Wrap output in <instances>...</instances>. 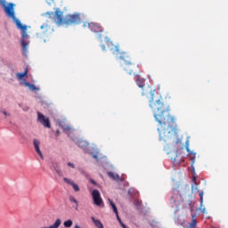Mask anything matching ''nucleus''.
<instances>
[{"label":"nucleus","instance_id":"nucleus-1","mask_svg":"<svg viewBox=\"0 0 228 228\" xmlns=\"http://www.w3.org/2000/svg\"><path fill=\"white\" fill-rule=\"evenodd\" d=\"M150 108L152 110L154 118L159 124V142H164L167 145H177L181 140L177 135L175 118L170 115V106L165 105L163 97L159 93L156 91L151 93Z\"/></svg>","mask_w":228,"mask_h":228},{"label":"nucleus","instance_id":"nucleus-2","mask_svg":"<svg viewBox=\"0 0 228 228\" xmlns=\"http://www.w3.org/2000/svg\"><path fill=\"white\" fill-rule=\"evenodd\" d=\"M4 3H5L4 1H0V4L4 6V9L7 17L12 19V22H14V24L16 25V28L18 29H20L21 31V37L23 38V40L21 41V46H22L23 54L24 56H26V54H28V45H29V43L26 42V38H28V26L22 25V23L19 20V19L15 17V11L13 9L15 6V4L10 3L8 5H5Z\"/></svg>","mask_w":228,"mask_h":228},{"label":"nucleus","instance_id":"nucleus-3","mask_svg":"<svg viewBox=\"0 0 228 228\" xmlns=\"http://www.w3.org/2000/svg\"><path fill=\"white\" fill-rule=\"evenodd\" d=\"M53 17V22L56 26H69L81 24L83 19L81 18V13L74 12L73 14L63 15V12L60 8H57L54 12L50 13V18Z\"/></svg>","mask_w":228,"mask_h":228},{"label":"nucleus","instance_id":"nucleus-4","mask_svg":"<svg viewBox=\"0 0 228 228\" xmlns=\"http://www.w3.org/2000/svg\"><path fill=\"white\" fill-rule=\"evenodd\" d=\"M118 55H119V59L123 61L121 67L126 74H133L134 76H136V74H140V72H142L140 65L133 61V58H131V55L127 53V52H120L119 50V53Z\"/></svg>","mask_w":228,"mask_h":228},{"label":"nucleus","instance_id":"nucleus-5","mask_svg":"<svg viewBox=\"0 0 228 228\" xmlns=\"http://www.w3.org/2000/svg\"><path fill=\"white\" fill-rule=\"evenodd\" d=\"M107 47L110 49V51L112 52V54H116V56H118L120 54V46L118 45L113 44L110 38L106 37L105 38Z\"/></svg>","mask_w":228,"mask_h":228},{"label":"nucleus","instance_id":"nucleus-6","mask_svg":"<svg viewBox=\"0 0 228 228\" xmlns=\"http://www.w3.org/2000/svg\"><path fill=\"white\" fill-rule=\"evenodd\" d=\"M92 197L94 204L95 206L101 207L103 204L102 198L101 197V192L98 190H94L92 191Z\"/></svg>","mask_w":228,"mask_h":228},{"label":"nucleus","instance_id":"nucleus-7","mask_svg":"<svg viewBox=\"0 0 228 228\" xmlns=\"http://www.w3.org/2000/svg\"><path fill=\"white\" fill-rule=\"evenodd\" d=\"M37 117L40 124H42V126H44L45 127H47L48 129H50L51 121H49V118H45V116H44V114L40 112H37Z\"/></svg>","mask_w":228,"mask_h":228},{"label":"nucleus","instance_id":"nucleus-8","mask_svg":"<svg viewBox=\"0 0 228 228\" xmlns=\"http://www.w3.org/2000/svg\"><path fill=\"white\" fill-rule=\"evenodd\" d=\"M33 143H34L36 152L38 154V156L42 159H44V154H42V151L40 150V142L37 139H34Z\"/></svg>","mask_w":228,"mask_h":228},{"label":"nucleus","instance_id":"nucleus-9","mask_svg":"<svg viewBox=\"0 0 228 228\" xmlns=\"http://www.w3.org/2000/svg\"><path fill=\"white\" fill-rule=\"evenodd\" d=\"M91 31H93L94 33L99 34V33H102L103 29H102V27H101L99 24L92 22Z\"/></svg>","mask_w":228,"mask_h":228},{"label":"nucleus","instance_id":"nucleus-10","mask_svg":"<svg viewBox=\"0 0 228 228\" xmlns=\"http://www.w3.org/2000/svg\"><path fill=\"white\" fill-rule=\"evenodd\" d=\"M64 183H67V184H70V186L73 187L75 191H79V185L77 183H75L72 180L69 178H63Z\"/></svg>","mask_w":228,"mask_h":228},{"label":"nucleus","instance_id":"nucleus-11","mask_svg":"<svg viewBox=\"0 0 228 228\" xmlns=\"http://www.w3.org/2000/svg\"><path fill=\"white\" fill-rule=\"evenodd\" d=\"M139 73L135 74L137 76L136 78V85L139 86V88H143L145 86V78H142Z\"/></svg>","mask_w":228,"mask_h":228},{"label":"nucleus","instance_id":"nucleus-12","mask_svg":"<svg viewBox=\"0 0 228 228\" xmlns=\"http://www.w3.org/2000/svg\"><path fill=\"white\" fill-rule=\"evenodd\" d=\"M52 168L55 170L58 175L60 176L63 175V172H61V168H60V165L57 162L52 163Z\"/></svg>","mask_w":228,"mask_h":228},{"label":"nucleus","instance_id":"nucleus-13","mask_svg":"<svg viewBox=\"0 0 228 228\" xmlns=\"http://www.w3.org/2000/svg\"><path fill=\"white\" fill-rule=\"evenodd\" d=\"M184 208H190L191 212L193 211V201L191 200H183Z\"/></svg>","mask_w":228,"mask_h":228},{"label":"nucleus","instance_id":"nucleus-14","mask_svg":"<svg viewBox=\"0 0 228 228\" xmlns=\"http://www.w3.org/2000/svg\"><path fill=\"white\" fill-rule=\"evenodd\" d=\"M197 216L196 215H193L191 214V223L188 225V228H198L197 227Z\"/></svg>","mask_w":228,"mask_h":228},{"label":"nucleus","instance_id":"nucleus-15","mask_svg":"<svg viewBox=\"0 0 228 228\" xmlns=\"http://www.w3.org/2000/svg\"><path fill=\"white\" fill-rule=\"evenodd\" d=\"M91 218H92L95 227H97V228H104V224H102L101 220L95 219V217H91Z\"/></svg>","mask_w":228,"mask_h":228},{"label":"nucleus","instance_id":"nucleus-16","mask_svg":"<svg viewBox=\"0 0 228 228\" xmlns=\"http://www.w3.org/2000/svg\"><path fill=\"white\" fill-rule=\"evenodd\" d=\"M109 202H110V206H111V208H112L114 213H115L116 216H118V209L117 208V205H115V203L113 202V200H110V199H109Z\"/></svg>","mask_w":228,"mask_h":228},{"label":"nucleus","instance_id":"nucleus-17","mask_svg":"<svg viewBox=\"0 0 228 228\" xmlns=\"http://www.w3.org/2000/svg\"><path fill=\"white\" fill-rule=\"evenodd\" d=\"M109 177H110L111 179H114V181H118V179H120V176L113 172H109L108 173Z\"/></svg>","mask_w":228,"mask_h":228},{"label":"nucleus","instance_id":"nucleus-18","mask_svg":"<svg viewBox=\"0 0 228 228\" xmlns=\"http://www.w3.org/2000/svg\"><path fill=\"white\" fill-rule=\"evenodd\" d=\"M26 76H28V69H26L23 73L16 74V77H18V79H23V77H26Z\"/></svg>","mask_w":228,"mask_h":228},{"label":"nucleus","instance_id":"nucleus-19","mask_svg":"<svg viewBox=\"0 0 228 228\" xmlns=\"http://www.w3.org/2000/svg\"><path fill=\"white\" fill-rule=\"evenodd\" d=\"M72 224H73L72 220L69 219L63 223V225L66 228H70L72 227Z\"/></svg>","mask_w":228,"mask_h":228},{"label":"nucleus","instance_id":"nucleus-20","mask_svg":"<svg viewBox=\"0 0 228 228\" xmlns=\"http://www.w3.org/2000/svg\"><path fill=\"white\" fill-rule=\"evenodd\" d=\"M192 181H193V183L191 184V190H192V191H195L199 190L197 187V179H195V177H194L192 179Z\"/></svg>","mask_w":228,"mask_h":228},{"label":"nucleus","instance_id":"nucleus-21","mask_svg":"<svg viewBox=\"0 0 228 228\" xmlns=\"http://www.w3.org/2000/svg\"><path fill=\"white\" fill-rule=\"evenodd\" d=\"M200 208H202V206H204V192L203 191L200 192Z\"/></svg>","mask_w":228,"mask_h":228},{"label":"nucleus","instance_id":"nucleus-22","mask_svg":"<svg viewBox=\"0 0 228 228\" xmlns=\"http://www.w3.org/2000/svg\"><path fill=\"white\" fill-rule=\"evenodd\" d=\"M26 86H28V88H30V90H38V88H37V86L33 84H30L29 82H25Z\"/></svg>","mask_w":228,"mask_h":228},{"label":"nucleus","instance_id":"nucleus-23","mask_svg":"<svg viewBox=\"0 0 228 228\" xmlns=\"http://www.w3.org/2000/svg\"><path fill=\"white\" fill-rule=\"evenodd\" d=\"M83 28H87V29H91V28H92V22H91V23L88 22V21L84 22Z\"/></svg>","mask_w":228,"mask_h":228},{"label":"nucleus","instance_id":"nucleus-24","mask_svg":"<svg viewBox=\"0 0 228 228\" xmlns=\"http://www.w3.org/2000/svg\"><path fill=\"white\" fill-rule=\"evenodd\" d=\"M41 29H43L42 34H43V35H45V33H47V29H49V26H47V25H42V26H41Z\"/></svg>","mask_w":228,"mask_h":228},{"label":"nucleus","instance_id":"nucleus-25","mask_svg":"<svg viewBox=\"0 0 228 228\" xmlns=\"http://www.w3.org/2000/svg\"><path fill=\"white\" fill-rule=\"evenodd\" d=\"M69 201L74 202V204H76V206L77 208V206H78L77 200L76 198H74V196L69 197Z\"/></svg>","mask_w":228,"mask_h":228},{"label":"nucleus","instance_id":"nucleus-26","mask_svg":"<svg viewBox=\"0 0 228 228\" xmlns=\"http://www.w3.org/2000/svg\"><path fill=\"white\" fill-rule=\"evenodd\" d=\"M134 205L137 207L142 206V201L140 200H136Z\"/></svg>","mask_w":228,"mask_h":228},{"label":"nucleus","instance_id":"nucleus-27","mask_svg":"<svg viewBox=\"0 0 228 228\" xmlns=\"http://www.w3.org/2000/svg\"><path fill=\"white\" fill-rule=\"evenodd\" d=\"M64 131H72V127H70L69 126H66L63 127Z\"/></svg>","mask_w":228,"mask_h":228},{"label":"nucleus","instance_id":"nucleus-28","mask_svg":"<svg viewBox=\"0 0 228 228\" xmlns=\"http://www.w3.org/2000/svg\"><path fill=\"white\" fill-rule=\"evenodd\" d=\"M1 113H4L5 117H10V115H11L6 110H1Z\"/></svg>","mask_w":228,"mask_h":228},{"label":"nucleus","instance_id":"nucleus-29","mask_svg":"<svg viewBox=\"0 0 228 228\" xmlns=\"http://www.w3.org/2000/svg\"><path fill=\"white\" fill-rule=\"evenodd\" d=\"M170 202H171V203H174V204H175V202H176V200H175V196H172V197H171Z\"/></svg>","mask_w":228,"mask_h":228},{"label":"nucleus","instance_id":"nucleus-30","mask_svg":"<svg viewBox=\"0 0 228 228\" xmlns=\"http://www.w3.org/2000/svg\"><path fill=\"white\" fill-rule=\"evenodd\" d=\"M90 183L92 184L97 185V182H95V180H94V179H90Z\"/></svg>","mask_w":228,"mask_h":228},{"label":"nucleus","instance_id":"nucleus-31","mask_svg":"<svg viewBox=\"0 0 228 228\" xmlns=\"http://www.w3.org/2000/svg\"><path fill=\"white\" fill-rule=\"evenodd\" d=\"M68 167H71V168H74V164H72L71 162H69Z\"/></svg>","mask_w":228,"mask_h":228},{"label":"nucleus","instance_id":"nucleus-32","mask_svg":"<svg viewBox=\"0 0 228 228\" xmlns=\"http://www.w3.org/2000/svg\"><path fill=\"white\" fill-rule=\"evenodd\" d=\"M200 209H201V213H203V214L206 213V208H202V207H200Z\"/></svg>","mask_w":228,"mask_h":228},{"label":"nucleus","instance_id":"nucleus-33","mask_svg":"<svg viewBox=\"0 0 228 228\" xmlns=\"http://www.w3.org/2000/svg\"><path fill=\"white\" fill-rule=\"evenodd\" d=\"M121 227H123V228H129L124 223H121Z\"/></svg>","mask_w":228,"mask_h":228},{"label":"nucleus","instance_id":"nucleus-34","mask_svg":"<svg viewBox=\"0 0 228 228\" xmlns=\"http://www.w3.org/2000/svg\"><path fill=\"white\" fill-rule=\"evenodd\" d=\"M102 51H106V45H102Z\"/></svg>","mask_w":228,"mask_h":228},{"label":"nucleus","instance_id":"nucleus-35","mask_svg":"<svg viewBox=\"0 0 228 228\" xmlns=\"http://www.w3.org/2000/svg\"><path fill=\"white\" fill-rule=\"evenodd\" d=\"M117 216V219L118 222L122 221V219H120V216H118H118Z\"/></svg>","mask_w":228,"mask_h":228},{"label":"nucleus","instance_id":"nucleus-36","mask_svg":"<svg viewBox=\"0 0 228 228\" xmlns=\"http://www.w3.org/2000/svg\"><path fill=\"white\" fill-rule=\"evenodd\" d=\"M83 143H85V142H80L78 143V145L81 146V145H83Z\"/></svg>","mask_w":228,"mask_h":228},{"label":"nucleus","instance_id":"nucleus-37","mask_svg":"<svg viewBox=\"0 0 228 228\" xmlns=\"http://www.w3.org/2000/svg\"><path fill=\"white\" fill-rule=\"evenodd\" d=\"M93 158H94V159H98L97 155H94Z\"/></svg>","mask_w":228,"mask_h":228},{"label":"nucleus","instance_id":"nucleus-38","mask_svg":"<svg viewBox=\"0 0 228 228\" xmlns=\"http://www.w3.org/2000/svg\"><path fill=\"white\" fill-rule=\"evenodd\" d=\"M175 161H179V159H177V156H176V158L175 159Z\"/></svg>","mask_w":228,"mask_h":228},{"label":"nucleus","instance_id":"nucleus-39","mask_svg":"<svg viewBox=\"0 0 228 228\" xmlns=\"http://www.w3.org/2000/svg\"><path fill=\"white\" fill-rule=\"evenodd\" d=\"M119 224H120V225H122V224H123L122 221H119Z\"/></svg>","mask_w":228,"mask_h":228},{"label":"nucleus","instance_id":"nucleus-40","mask_svg":"<svg viewBox=\"0 0 228 228\" xmlns=\"http://www.w3.org/2000/svg\"><path fill=\"white\" fill-rule=\"evenodd\" d=\"M182 161H184V159H182Z\"/></svg>","mask_w":228,"mask_h":228},{"label":"nucleus","instance_id":"nucleus-41","mask_svg":"<svg viewBox=\"0 0 228 228\" xmlns=\"http://www.w3.org/2000/svg\"><path fill=\"white\" fill-rule=\"evenodd\" d=\"M0 1H3V0H0Z\"/></svg>","mask_w":228,"mask_h":228}]
</instances>
